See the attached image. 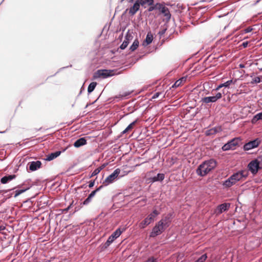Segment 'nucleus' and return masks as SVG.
<instances>
[{"label": "nucleus", "mask_w": 262, "mask_h": 262, "mask_svg": "<svg viewBox=\"0 0 262 262\" xmlns=\"http://www.w3.org/2000/svg\"><path fill=\"white\" fill-rule=\"evenodd\" d=\"M124 230V229L121 230L120 228H118L117 230H116L111 234V235H110L108 237L106 242L101 245L100 247L101 250L103 251L107 249L110 246V245L114 242V241L117 238L121 235V234L123 232Z\"/></svg>", "instance_id": "f257e3e1"}, {"label": "nucleus", "mask_w": 262, "mask_h": 262, "mask_svg": "<svg viewBox=\"0 0 262 262\" xmlns=\"http://www.w3.org/2000/svg\"><path fill=\"white\" fill-rule=\"evenodd\" d=\"M261 163L262 157H258L257 158L250 162L248 165V168L253 174H255L261 168L260 166Z\"/></svg>", "instance_id": "f03ea898"}, {"label": "nucleus", "mask_w": 262, "mask_h": 262, "mask_svg": "<svg viewBox=\"0 0 262 262\" xmlns=\"http://www.w3.org/2000/svg\"><path fill=\"white\" fill-rule=\"evenodd\" d=\"M115 74L114 70H98L93 75V79L99 78H106L113 76Z\"/></svg>", "instance_id": "7ed1b4c3"}, {"label": "nucleus", "mask_w": 262, "mask_h": 262, "mask_svg": "<svg viewBox=\"0 0 262 262\" xmlns=\"http://www.w3.org/2000/svg\"><path fill=\"white\" fill-rule=\"evenodd\" d=\"M160 214V212L156 209H154L142 222L140 223L141 228H144L145 226L149 225L153 222L155 217Z\"/></svg>", "instance_id": "20e7f679"}, {"label": "nucleus", "mask_w": 262, "mask_h": 262, "mask_svg": "<svg viewBox=\"0 0 262 262\" xmlns=\"http://www.w3.org/2000/svg\"><path fill=\"white\" fill-rule=\"evenodd\" d=\"M165 229L166 228L162 225V222H158L152 228L149 236L150 237H155L161 234Z\"/></svg>", "instance_id": "39448f33"}, {"label": "nucleus", "mask_w": 262, "mask_h": 262, "mask_svg": "<svg viewBox=\"0 0 262 262\" xmlns=\"http://www.w3.org/2000/svg\"><path fill=\"white\" fill-rule=\"evenodd\" d=\"M241 141L240 138H234L228 141L227 143L225 144L222 147L223 151H227L235 149V147L238 145L239 142Z\"/></svg>", "instance_id": "423d86ee"}, {"label": "nucleus", "mask_w": 262, "mask_h": 262, "mask_svg": "<svg viewBox=\"0 0 262 262\" xmlns=\"http://www.w3.org/2000/svg\"><path fill=\"white\" fill-rule=\"evenodd\" d=\"M261 143V140L259 138H256L245 143L243 146L244 150H249L257 147Z\"/></svg>", "instance_id": "0eeeda50"}, {"label": "nucleus", "mask_w": 262, "mask_h": 262, "mask_svg": "<svg viewBox=\"0 0 262 262\" xmlns=\"http://www.w3.org/2000/svg\"><path fill=\"white\" fill-rule=\"evenodd\" d=\"M120 173V169L119 168L116 169L113 172L110 174L103 182V185L106 186L112 183L117 178Z\"/></svg>", "instance_id": "6e6552de"}, {"label": "nucleus", "mask_w": 262, "mask_h": 262, "mask_svg": "<svg viewBox=\"0 0 262 262\" xmlns=\"http://www.w3.org/2000/svg\"><path fill=\"white\" fill-rule=\"evenodd\" d=\"M173 214V212H169L159 222H162V225L166 229L170 226L172 220L174 216Z\"/></svg>", "instance_id": "1a4fd4ad"}, {"label": "nucleus", "mask_w": 262, "mask_h": 262, "mask_svg": "<svg viewBox=\"0 0 262 262\" xmlns=\"http://www.w3.org/2000/svg\"><path fill=\"white\" fill-rule=\"evenodd\" d=\"M231 204L229 203H222L217 206L215 209V213L217 214H222L223 212L228 211L230 207Z\"/></svg>", "instance_id": "9d476101"}, {"label": "nucleus", "mask_w": 262, "mask_h": 262, "mask_svg": "<svg viewBox=\"0 0 262 262\" xmlns=\"http://www.w3.org/2000/svg\"><path fill=\"white\" fill-rule=\"evenodd\" d=\"M204 164L205 163H202L196 170V173L200 177H204L209 172Z\"/></svg>", "instance_id": "9b49d317"}, {"label": "nucleus", "mask_w": 262, "mask_h": 262, "mask_svg": "<svg viewBox=\"0 0 262 262\" xmlns=\"http://www.w3.org/2000/svg\"><path fill=\"white\" fill-rule=\"evenodd\" d=\"M202 163H205L204 165L206 166V168H207L209 172L214 169L216 166V161L213 159H210Z\"/></svg>", "instance_id": "f8f14e48"}, {"label": "nucleus", "mask_w": 262, "mask_h": 262, "mask_svg": "<svg viewBox=\"0 0 262 262\" xmlns=\"http://www.w3.org/2000/svg\"><path fill=\"white\" fill-rule=\"evenodd\" d=\"M133 35H132L131 33H129V31L128 30L125 35L124 40L120 46V48L121 50L125 49L128 46L129 41L133 39Z\"/></svg>", "instance_id": "ddd939ff"}, {"label": "nucleus", "mask_w": 262, "mask_h": 262, "mask_svg": "<svg viewBox=\"0 0 262 262\" xmlns=\"http://www.w3.org/2000/svg\"><path fill=\"white\" fill-rule=\"evenodd\" d=\"M41 162L40 161H32L28 164L29 170L34 171L37 170L41 167Z\"/></svg>", "instance_id": "4468645a"}, {"label": "nucleus", "mask_w": 262, "mask_h": 262, "mask_svg": "<svg viewBox=\"0 0 262 262\" xmlns=\"http://www.w3.org/2000/svg\"><path fill=\"white\" fill-rule=\"evenodd\" d=\"M165 178V174L164 173H159L157 176L150 177L148 179L150 183H154L156 182H162Z\"/></svg>", "instance_id": "2eb2a0df"}, {"label": "nucleus", "mask_w": 262, "mask_h": 262, "mask_svg": "<svg viewBox=\"0 0 262 262\" xmlns=\"http://www.w3.org/2000/svg\"><path fill=\"white\" fill-rule=\"evenodd\" d=\"M222 131V128L220 126H215L209 129L206 130L205 135L206 136H211Z\"/></svg>", "instance_id": "dca6fc26"}, {"label": "nucleus", "mask_w": 262, "mask_h": 262, "mask_svg": "<svg viewBox=\"0 0 262 262\" xmlns=\"http://www.w3.org/2000/svg\"><path fill=\"white\" fill-rule=\"evenodd\" d=\"M16 178V175L15 174H7L1 179V182L2 184H7L10 181Z\"/></svg>", "instance_id": "f3484780"}, {"label": "nucleus", "mask_w": 262, "mask_h": 262, "mask_svg": "<svg viewBox=\"0 0 262 262\" xmlns=\"http://www.w3.org/2000/svg\"><path fill=\"white\" fill-rule=\"evenodd\" d=\"M139 8L140 6L138 4V1L136 0L133 6L129 8V14L131 15H134L139 10Z\"/></svg>", "instance_id": "a211bd4d"}, {"label": "nucleus", "mask_w": 262, "mask_h": 262, "mask_svg": "<svg viewBox=\"0 0 262 262\" xmlns=\"http://www.w3.org/2000/svg\"><path fill=\"white\" fill-rule=\"evenodd\" d=\"M153 36L150 32L147 33L145 39L142 42V46L146 47L152 42Z\"/></svg>", "instance_id": "6ab92c4d"}, {"label": "nucleus", "mask_w": 262, "mask_h": 262, "mask_svg": "<svg viewBox=\"0 0 262 262\" xmlns=\"http://www.w3.org/2000/svg\"><path fill=\"white\" fill-rule=\"evenodd\" d=\"M62 151L58 150L56 151L55 152H51L49 154L45 159L46 161H50L51 160H53V159H55L57 157H58L61 154Z\"/></svg>", "instance_id": "aec40b11"}, {"label": "nucleus", "mask_w": 262, "mask_h": 262, "mask_svg": "<svg viewBox=\"0 0 262 262\" xmlns=\"http://www.w3.org/2000/svg\"><path fill=\"white\" fill-rule=\"evenodd\" d=\"M86 140L84 137L80 138L77 139L74 143V146L75 147L78 148L81 146L84 145L86 144Z\"/></svg>", "instance_id": "412c9836"}, {"label": "nucleus", "mask_w": 262, "mask_h": 262, "mask_svg": "<svg viewBox=\"0 0 262 262\" xmlns=\"http://www.w3.org/2000/svg\"><path fill=\"white\" fill-rule=\"evenodd\" d=\"M242 176H243L242 175V174L239 173V172H238V171L234 173L230 177H229V178L235 184L237 182L242 180Z\"/></svg>", "instance_id": "4be33fe9"}, {"label": "nucleus", "mask_w": 262, "mask_h": 262, "mask_svg": "<svg viewBox=\"0 0 262 262\" xmlns=\"http://www.w3.org/2000/svg\"><path fill=\"white\" fill-rule=\"evenodd\" d=\"M233 83V80H229L226 81V82H224L223 83H221L220 85H219L215 89H213L212 91H217L219 90L221 88L223 87L225 88H229V86Z\"/></svg>", "instance_id": "5701e85b"}, {"label": "nucleus", "mask_w": 262, "mask_h": 262, "mask_svg": "<svg viewBox=\"0 0 262 262\" xmlns=\"http://www.w3.org/2000/svg\"><path fill=\"white\" fill-rule=\"evenodd\" d=\"M201 102L204 104H208L209 103H215L216 101H215L213 96H209V97H205L201 99Z\"/></svg>", "instance_id": "b1692460"}, {"label": "nucleus", "mask_w": 262, "mask_h": 262, "mask_svg": "<svg viewBox=\"0 0 262 262\" xmlns=\"http://www.w3.org/2000/svg\"><path fill=\"white\" fill-rule=\"evenodd\" d=\"M96 194L94 191H92L91 193L89 195L88 198L82 203H80V205H88L92 201V198L95 196Z\"/></svg>", "instance_id": "393cba45"}, {"label": "nucleus", "mask_w": 262, "mask_h": 262, "mask_svg": "<svg viewBox=\"0 0 262 262\" xmlns=\"http://www.w3.org/2000/svg\"><path fill=\"white\" fill-rule=\"evenodd\" d=\"M32 184L31 183V180L28 179L25 181L22 184L19 185L17 186V188H26L29 186V189L32 187Z\"/></svg>", "instance_id": "a878e982"}, {"label": "nucleus", "mask_w": 262, "mask_h": 262, "mask_svg": "<svg viewBox=\"0 0 262 262\" xmlns=\"http://www.w3.org/2000/svg\"><path fill=\"white\" fill-rule=\"evenodd\" d=\"M160 11L162 13H163L165 16H166L167 18L169 19L171 16V14L170 13V12L168 10V9L165 7L162 6L161 9H160Z\"/></svg>", "instance_id": "bb28decb"}, {"label": "nucleus", "mask_w": 262, "mask_h": 262, "mask_svg": "<svg viewBox=\"0 0 262 262\" xmlns=\"http://www.w3.org/2000/svg\"><path fill=\"white\" fill-rule=\"evenodd\" d=\"M137 120H136L135 121H133V122H132L130 124H129L127 127L124 130H123L122 132H121V135H123V134H126V133H127L129 130H132L133 127H134V126L136 124V123H137Z\"/></svg>", "instance_id": "cd10ccee"}, {"label": "nucleus", "mask_w": 262, "mask_h": 262, "mask_svg": "<svg viewBox=\"0 0 262 262\" xmlns=\"http://www.w3.org/2000/svg\"><path fill=\"white\" fill-rule=\"evenodd\" d=\"M138 1L139 6H143L145 4H147L149 6L153 5L154 1V0H137Z\"/></svg>", "instance_id": "c85d7f7f"}, {"label": "nucleus", "mask_w": 262, "mask_h": 262, "mask_svg": "<svg viewBox=\"0 0 262 262\" xmlns=\"http://www.w3.org/2000/svg\"><path fill=\"white\" fill-rule=\"evenodd\" d=\"M234 184V183L229 178L223 183V185L227 188H229Z\"/></svg>", "instance_id": "c756f323"}, {"label": "nucleus", "mask_w": 262, "mask_h": 262, "mask_svg": "<svg viewBox=\"0 0 262 262\" xmlns=\"http://www.w3.org/2000/svg\"><path fill=\"white\" fill-rule=\"evenodd\" d=\"M262 120V112L256 114L252 119V123H255L257 121Z\"/></svg>", "instance_id": "7c9ffc66"}, {"label": "nucleus", "mask_w": 262, "mask_h": 262, "mask_svg": "<svg viewBox=\"0 0 262 262\" xmlns=\"http://www.w3.org/2000/svg\"><path fill=\"white\" fill-rule=\"evenodd\" d=\"M97 83L96 82H91L88 88V94L91 93L95 89Z\"/></svg>", "instance_id": "2f4dec72"}, {"label": "nucleus", "mask_w": 262, "mask_h": 262, "mask_svg": "<svg viewBox=\"0 0 262 262\" xmlns=\"http://www.w3.org/2000/svg\"><path fill=\"white\" fill-rule=\"evenodd\" d=\"M139 41L138 40V39H136L133 44L131 45V46L129 48V50L133 52V51H134L135 50H136L137 49V48L139 46Z\"/></svg>", "instance_id": "473e14b6"}, {"label": "nucleus", "mask_w": 262, "mask_h": 262, "mask_svg": "<svg viewBox=\"0 0 262 262\" xmlns=\"http://www.w3.org/2000/svg\"><path fill=\"white\" fill-rule=\"evenodd\" d=\"M28 189H29V186H28V187H27L26 188H23L20 189L16 190L15 192V195L14 196L15 198H16L17 196H18L19 195H20V194H21L23 192H25L26 191L28 190Z\"/></svg>", "instance_id": "72a5a7b5"}, {"label": "nucleus", "mask_w": 262, "mask_h": 262, "mask_svg": "<svg viewBox=\"0 0 262 262\" xmlns=\"http://www.w3.org/2000/svg\"><path fill=\"white\" fill-rule=\"evenodd\" d=\"M261 79L260 77L257 76L255 77L252 79V80L250 82L251 84L259 83L261 82Z\"/></svg>", "instance_id": "f704fd0d"}, {"label": "nucleus", "mask_w": 262, "mask_h": 262, "mask_svg": "<svg viewBox=\"0 0 262 262\" xmlns=\"http://www.w3.org/2000/svg\"><path fill=\"white\" fill-rule=\"evenodd\" d=\"M238 172H239V173L242 174V175L243 176H242V179L243 178H246L248 177L249 173L247 171L244 170H239Z\"/></svg>", "instance_id": "c9c22d12"}, {"label": "nucleus", "mask_w": 262, "mask_h": 262, "mask_svg": "<svg viewBox=\"0 0 262 262\" xmlns=\"http://www.w3.org/2000/svg\"><path fill=\"white\" fill-rule=\"evenodd\" d=\"M101 171V168H96L90 176V178L97 175Z\"/></svg>", "instance_id": "e433bc0d"}, {"label": "nucleus", "mask_w": 262, "mask_h": 262, "mask_svg": "<svg viewBox=\"0 0 262 262\" xmlns=\"http://www.w3.org/2000/svg\"><path fill=\"white\" fill-rule=\"evenodd\" d=\"M215 100L217 101L219 99L222 97V94L220 92L217 93L215 96H213Z\"/></svg>", "instance_id": "4c0bfd02"}, {"label": "nucleus", "mask_w": 262, "mask_h": 262, "mask_svg": "<svg viewBox=\"0 0 262 262\" xmlns=\"http://www.w3.org/2000/svg\"><path fill=\"white\" fill-rule=\"evenodd\" d=\"M161 94H162V92H156L152 95L151 99H155L158 98Z\"/></svg>", "instance_id": "58836bf2"}, {"label": "nucleus", "mask_w": 262, "mask_h": 262, "mask_svg": "<svg viewBox=\"0 0 262 262\" xmlns=\"http://www.w3.org/2000/svg\"><path fill=\"white\" fill-rule=\"evenodd\" d=\"M252 30H253L252 28L249 27L246 28L245 29L243 30L242 31L244 33H248L250 32Z\"/></svg>", "instance_id": "ea45409f"}, {"label": "nucleus", "mask_w": 262, "mask_h": 262, "mask_svg": "<svg viewBox=\"0 0 262 262\" xmlns=\"http://www.w3.org/2000/svg\"><path fill=\"white\" fill-rule=\"evenodd\" d=\"M157 258L152 256L148 258L147 262H157Z\"/></svg>", "instance_id": "a19ab883"}, {"label": "nucleus", "mask_w": 262, "mask_h": 262, "mask_svg": "<svg viewBox=\"0 0 262 262\" xmlns=\"http://www.w3.org/2000/svg\"><path fill=\"white\" fill-rule=\"evenodd\" d=\"M157 9L156 6H154V4L153 5L150 6V7L148 8L147 10L148 12L152 11L154 10Z\"/></svg>", "instance_id": "79ce46f5"}, {"label": "nucleus", "mask_w": 262, "mask_h": 262, "mask_svg": "<svg viewBox=\"0 0 262 262\" xmlns=\"http://www.w3.org/2000/svg\"><path fill=\"white\" fill-rule=\"evenodd\" d=\"M182 83L181 81H179L178 80L175 82V83L172 86V88H176L179 86Z\"/></svg>", "instance_id": "37998d69"}, {"label": "nucleus", "mask_w": 262, "mask_h": 262, "mask_svg": "<svg viewBox=\"0 0 262 262\" xmlns=\"http://www.w3.org/2000/svg\"><path fill=\"white\" fill-rule=\"evenodd\" d=\"M103 184L102 185L100 186L99 187L96 188L95 190H93L94 191L95 193L96 194V192L99 191L103 187Z\"/></svg>", "instance_id": "c03bdc74"}, {"label": "nucleus", "mask_w": 262, "mask_h": 262, "mask_svg": "<svg viewBox=\"0 0 262 262\" xmlns=\"http://www.w3.org/2000/svg\"><path fill=\"white\" fill-rule=\"evenodd\" d=\"M154 6H156V7H157L156 9H158L160 10L161 9L162 7L163 6L160 3H157L155 5H154Z\"/></svg>", "instance_id": "a18cd8bd"}, {"label": "nucleus", "mask_w": 262, "mask_h": 262, "mask_svg": "<svg viewBox=\"0 0 262 262\" xmlns=\"http://www.w3.org/2000/svg\"><path fill=\"white\" fill-rule=\"evenodd\" d=\"M94 184H95V180L91 181L89 182V187L90 188H92L94 186Z\"/></svg>", "instance_id": "49530a36"}, {"label": "nucleus", "mask_w": 262, "mask_h": 262, "mask_svg": "<svg viewBox=\"0 0 262 262\" xmlns=\"http://www.w3.org/2000/svg\"><path fill=\"white\" fill-rule=\"evenodd\" d=\"M248 43L249 41H245L242 43V46L244 48H246L248 47Z\"/></svg>", "instance_id": "de8ad7c7"}, {"label": "nucleus", "mask_w": 262, "mask_h": 262, "mask_svg": "<svg viewBox=\"0 0 262 262\" xmlns=\"http://www.w3.org/2000/svg\"><path fill=\"white\" fill-rule=\"evenodd\" d=\"M165 31L166 29H163L159 32L158 34H159V35L161 36L165 33Z\"/></svg>", "instance_id": "09e8293b"}, {"label": "nucleus", "mask_w": 262, "mask_h": 262, "mask_svg": "<svg viewBox=\"0 0 262 262\" xmlns=\"http://www.w3.org/2000/svg\"><path fill=\"white\" fill-rule=\"evenodd\" d=\"M179 81H181V83H182L183 82L185 81L186 80V77H183L179 79L178 80Z\"/></svg>", "instance_id": "8fccbe9b"}, {"label": "nucleus", "mask_w": 262, "mask_h": 262, "mask_svg": "<svg viewBox=\"0 0 262 262\" xmlns=\"http://www.w3.org/2000/svg\"><path fill=\"white\" fill-rule=\"evenodd\" d=\"M49 204V201H43V200H42L40 202V204Z\"/></svg>", "instance_id": "3c124183"}, {"label": "nucleus", "mask_w": 262, "mask_h": 262, "mask_svg": "<svg viewBox=\"0 0 262 262\" xmlns=\"http://www.w3.org/2000/svg\"><path fill=\"white\" fill-rule=\"evenodd\" d=\"M98 98H97L95 101H94L92 103H88L86 106H85V108H86L87 107H88L89 105H91V104H94L98 99Z\"/></svg>", "instance_id": "603ef678"}, {"label": "nucleus", "mask_w": 262, "mask_h": 262, "mask_svg": "<svg viewBox=\"0 0 262 262\" xmlns=\"http://www.w3.org/2000/svg\"><path fill=\"white\" fill-rule=\"evenodd\" d=\"M98 98H97L95 101H94L92 103H88L86 106H85V108H86L87 107H88L89 105H91V104H94L98 99Z\"/></svg>", "instance_id": "864d4df0"}, {"label": "nucleus", "mask_w": 262, "mask_h": 262, "mask_svg": "<svg viewBox=\"0 0 262 262\" xmlns=\"http://www.w3.org/2000/svg\"><path fill=\"white\" fill-rule=\"evenodd\" d=\"M6 229V227L3 225L0 226V231L4 230Z\"/></svg>", "instance_id": "5fc2aeb1"}, {"label": "nucleus", "mask_w": 262, "mask_h": 262, "mask_svg": "<svg viewBox=\"0 0 262 262\" xmlns=\"http://www.w3.org/2000/svg\"><path fill=\"white\" fill-rule=\"evenodd\" d=\"M105 165L104 164H103L101 166L98 167L97 168H101V170L105 167Z\"/></svg>", "instance_id": "6e6d98bb"}, {"label": "nucleus", "mask_w": 262, "mask_h": 262, "mask_svg": "<svg viewBox=\"0 0 262 262\" xmlns=\"http://www.w3.org/2000/svg\"><path fill=\"white\" fill-rule=\"evenodd\" d=\"M245 65H244V64H240L239 65V67L240 68H245Z\"/></svg>", "instance_id": "4d7b16f0"}, {"label": "nucleus", "mask_w": 262, "mask_h": 262, "mask_svg": "<svg viewBox=\"0 0 262 262\" xmlns=\"http://www.w3.org/2000/svg\"><path fill=\"white\" fill-rule=\"evenodd\" d=\"M7 130H8V129L7 128L5 130H3V131L0 130V133H1V134L5 133L7 132Z\"/></svg>", "instance_id": "13d9d810"}, {"label": "nucleus", "mask_w": 262, "mask_h": 262, "mask_svg": "<svg viewBox=\"0 0 262 262\" xmlns=\"http://www.w3.org/2000/svg\"><path fill=\"white\" fill-rule=\"evenodd\" d=\"M70 207H71V206H69L67 208L64 209V211H68L69 210V209H70Z\"/></svg>", "instance_id": "bf43d9fd"}, {"label": "nucleus", "mask_w": 262, "mask_h": 262, "mask_svg": "<svg viewBox=\"0 0 262 262\" xmlns=\"http://www.w3.org/2000/svg\"><path fill=\"white\" fill-rule=\"evenodd\" d=\"M254 73H252L251 75H250V77H253V76H254Z\"/></svg>", "instance_id": "052dcab7"}, {"label": "nucleus", "mask_w": 262, "mask_h": 262, "mask_svg": "<svg viewBox=\"0 0 262 262\" xmlns=\"http://www.w3.org/2000/svg\"><path fill=\"white\" fill-rule=\"evenodd\" d=\"M129 95V94H127H127H125V95H122V96H121V97H123V96H124V97H125V96H127V95Z\"/></svg>", "instance_id": "680f3d73"}, {"label": "nucleus", "mask_w": 262, "mask_h": 262, "mask_svg": "<svg viewBox=\"0 0 262 262\" xmlns=\"http://www.w3.org/2000/svg\"><path fill=\"white\" fill-rule=\"evenodd\" d=\"M67 149V148H66L63 149V150H62V152L65 151Z\"/></svg>", "instance_id": "e2e57ef3"}, {"label": "nucleus", "mask_w": 262, "mask_h": 262, "mask_svg": "<svg viewBox=\"0 0 262 262\" xmlns=\"http://www.w3.org/2000/svg\"><path fill=\"white\" fill-rule=\"evenodd\" d=\"M82 92V91L81 90L79 94H80Z\"/></svg>", "instance_id": "0e129e2a"}]
</instances>
